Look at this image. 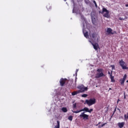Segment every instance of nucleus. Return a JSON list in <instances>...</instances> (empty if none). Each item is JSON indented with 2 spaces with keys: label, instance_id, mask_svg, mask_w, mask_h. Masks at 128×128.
<instances>
[{
  "label": "nucleus",
  "instance_id": "nucleus-17",
  "mask_svg": "<svg viewBox=\"0 0 128 128\" xmlns=\"http://www.w3.org/2000/svg\"><path fill=\"white\" fill-rule=\"evenodd\" d=\"M92 24H96V18L94 16H92Z\"/></svg>",
  "mask_w": 128,
  "mask_h": 128
},
{
  "label": "nucleus",
  "instance_id": "nucleus-16",
  "mask_svg": "<svg viewBox=\"0 0 128 128\" xmlns=\"http://www.w3.org/2000/svg\"><path fill=\"white\" fill-rule=\"evenodd\" d=\"M46 8L48 10H52V6H50V4H48L46 6Z\"/></svg>",
  "mask_w": 128,
  "mask_h": 128
},
{
  "label": "nucleus",
  "instance_id": "nucleus-18",
  "mask_svg": "<svg viewBox=\"0 0 128 128\" xmlns=\"http://www.w3.org/2000/svg\"><path fill=\"white\" fill-rule=\"evenodd\" d=\"M62 110L63 112H68V109H66V108L64 107L62 108Z\"/></svg>",
  "mask_w": 128,
  "mask_h": 128
},
{
  "label": "nucleus",
  "instance_id": "nucleus-15",
  "mask_svg": "<svg viewBox=\"0 0 128 128\" xmlns=\"http://www.w3.org/2000/svg\"><path fill=\"white\" fill-rule=\"evenodd\" d=\"M128 19V17L126 16H124V18H122V17H120L118 20H127Z\"/></svg>",
  "mask_w": 128,
  "mask_h": 128
},
{
  "label": "nucleus",
  "instance_id": "nucleus-10",
  "mask_svg": "<svg viewBox=\"0 0 128 128\" xmlns=\"http://www.w3.org/2000/svg\"><path fill=\"white\" fill-rule=\"evenodd\" d=\"M90 42H91L92 46H93V48L95 50H98V48H100V46H98V43H95L94 44L92 42L90 41Z\"/></svg>",
  "mask_w": 128,
  "mask_h": 128
},
{
  "label": "nucleus",
  "instance_id": "nucleus-39",
  "mask_svg": "<svg viewBox=\"0 0 128 128\" xmlns=\"http://www.w3.org/2000/svg\"><path fill=\"white\" fill-rule=\"evenodd\" d=\"M118 110H120V109H119L118 108Z\"/></svg>",
  "mask_w": 128,
  "mask_h": 128
},
{
  "label": "nucleus",
  "instance_id": "nucleus-24",
  "mask_svg": "<svg viewBox=\"0 0 128 128\" xmlns=\"http://www.w3.org/2000/svg\"><path fill=\"white\" fill-rule=\"evenodd\" d=\"M82 98H86L88 96V94H83L82 96Z\"/></svg>",
  "mask_w": 128,
  "mask_h": 128
},
{
  "label": "nucleus",
  "instance_id": "nucleus-34",
  "mask_svg": "<svg viewBox=\"0 0 128 128\" xmlns=\"http://www.w3.org/2000/svg\"><path fill=\"white\" fill-rule=\"evenodd\" d=\"M112 90V88H109L108 92H109V90Z\"/></svg>",
  "mask_w": 128,
  "mask_h": 128
},
{
  "label": "nucleus",
  "instance_id": "nucleus-40",
  "mask_svg": "<svg viewBox=\"0 0 128 128\" xmlns=\"http://www.w3.org/2000/svg\"><path fill=\"white\" fill-rule=\"evenodd\" d=\"M126 82H128V80L126 81Z\"/></svg>",
  "mask_w": 128,
  "mask_h": 128
},
{
  "label": "nucleus",
  "instance_id": "nucleus-6",
  "mask_svg": "<svg viewBox=\"0 0 128 128\" xmlns=\"http://www.w3.org/2000/svg\"><path fill=\"white\" fill-rule=\"evenodd\" d=\"M84 112H82L81 114L80 115V118H83V120H88L89 116L86 114H85Z\"/></svg>",
  "mask_w": 128,
  "mask_h": 128
},
{
  "label": "nucleus",
  "instance_id": "nucleus-19",
  "mask_svg": "<svg viewBox=\"0 0 128 128\" xmlns=\"http://www.w3.org/2000/svg\"><path fill=\"white\" fill-rule=\"evenodd\" d=\"M84 36H85V38H88V32H86L84 33Z\"/></svg>",
  "mask_w": 128,
  "mask_h": 128
},
{
  "label": "nucleus",
  "instance_id": "nucleus-3",
  "mask_svg": "<svg viewBox=\"0 0 128 128\" xmlns=\"http://www.w3.org/2000/svg\"><path fill=\"white\" fill-rule=\"evenodd\" d=\"M89 112L90 114L92 112H94V109L90 108V110L84 107L83 109L79 110H76V111H72V112L74 114H78V112Z\"/></svg>",
  "mask_w": 128,
  "mask_h": 128
},
{
  "label": "nucleus",
  "instance_id": "nucleus-7",
  "mask_svg": "<svg viewBox=\"0 0 128 128\" xmlns=\"http://www.w3.org/2000/svg\"><path fill=\"white\" fill-rule=\"evenodd\" d=\"M78 88L80 91V92H86V90H88V87H85L84 85L78 86Z\"/></svg>",
  "mask_w": 128,
  "mask_h": 128
},
{
  "label": "nucleus",
  "instance_id": "nucleus-4",
  "mask_svg": "<svg viewBox=\"0 0 128 128\" xmlns=\"http://www.w3.org/2000/svg\"><path fill=\"white\" fill-rule=\"evenodd\" d=\"M102 12L103 14L104 12H106V13H104L103 15L104 18H110V12L108 11V10H106V8H102Z\"/></svg>",
  "mask_w": 128,
  "mask_h": 128
},
{
  "label": "nucleus",
  "instance_id": "nucleus-11",
  "mask_svg": "<svg viewBox=\"0 0 128 128\" xmlns=\"http://www.w3.org/2000/svg\"><path fill=\"white\" fill-rule=\"evenodd\" d=\"M110 78L112 82H116V80H114V77L112 76V72L110 75Z\"/></svg>",
  "mask_w": 128,
  "mask_h": 128
},
{
  "label": "nucleus",
  "instance_id": "nucleus-38",
  "mask_svg": "<svg viewBox=\"0 0 128 128\" xmlns=\"http://www.w3.org/2000/svg\"><path fill=\"white\" fill-rule=\"evenodd\" d=\"M86 4H88V2H86Z\"/></svg>",
  "mask_w": 128,
  "mask_h": 128
},
{
  "label": "nucleus",
  "instance_id": "nucleus-25",
  "mask_svg": "<svg viewBox=\"0 0 128 128\" xmlns=\"http://www.w3.org/2000/svg\"><path fill=\"white\" fill-rule=\"evenodd\" d=\"M93 2L95 4L96 8H98V4H96V0H94Z\"/></svg>",
  "mask_w": 128,
  "mask_h": 128
},
{
  "label": "nucleus",
  "instance_id": "nucleus-21",
  "mask_svg": "<svg viewBox=\"0 0 128 128\" xmlns=\"http://www.w3.org/2000/svg\"><path fill=\"white\" fill-rule=\"evenodd\" d=\"M106 123H104V124H102V125H99L98 128H102L103 126H106Z\"/></svg>",
  "mask_w": 128,
  "mask_h": 128
},
{
  "label": "nucleus",
  "instance_id": "nucleus-2",
  "mask_svg": "<svg viewBox=\"0 0 128 128\" xmlns=\"http://www.w3.org/2000/svg\"><path fill=\"white\" fill-rule=\"evenodd\" d=\"M96 102V100L95 98H90V100H85L84 104H86L88 106H90L94 104Z\"/></svg>",
  "mask_w": 128,
  "mask_h": 128
},
{
  "label": "nucleus",
  "instance_id": "nucleus-36",
  "mask_svg": "<svg viewBox=\"0 0 128 128\" xmlns=\"http://www.w3.org/2000/svg\"><path fill=\"white\" fill-rule=\"evenodd\" d=\"M119 100H118V102Z\"/></svg>",
  "mask_w": 128,
  "mask_h": 128
},
{
  "label": "nucleus",
  "instance_id": "nucleus-28",
  "mask_svg": "<svg viewBox=\"0 0 128 128\" xmlns=\"http://www.w3.org/2000/svg\"><path fill=\"white\" fill-rule=\"evenodd\" d=\"M111 68H112V70H114V65H112Z\"/></svg>",
  "mask_w": 128,
  "mask_h": 128
},
{
  "label": "nucleus",
  "instance_id": "nucleus-13",
  "mask_svg": "<svg viewBox=\"0 0 128 128\" xmlns=\"http://www.w3.org/2000/svg\"><path fill=\"white\" fill-rule=\"evenodd\" d=\"M124 122L118 123V126H119L120 128H124Z\"/></svg>",
  "mask_w": 128,
  "mask_h": 128
},
{
  "label": "nucleus",
  "instance_id": "nucleus-23",
  "mask_svg": "<svg viewBox=\"0 0 128 128\" xmlns=\"http://www.w3.org/2000/svg\"><path fill=\"white\" fill-rule=\"evenodd\" d=\"M122 80H126V74H125L124 75V78H122Z\"/></svg>",
  "mask_w": 128,
  "mask_h": 128
},
{
  "label": "nucleus",
  "instance_id": "nucleus-22",
  "mask_svg": "<svg viewBox=\"0 0 128 128\" xmlns=\"http://www.w3.org/2000/svg\"><path fill=\"white\" fill-rule=\"evenodd\" d=\"M72 116H70L68 117V120H70V122H72Z\"/></svg>",
  "mask_w": 128,
  "mask_h": 128
},
{
  "label": "nucleus",
  "instance_id": "nucleus-33",
  "mask_svg": "<svg viewBox=\"0 0 128 128\" xmlns=\"http://www.w3.org/2000/svg\"><path fill=\"white\" fill-rule=\"evenodd\" d=\"M126 8H128V4H126Z\"/></svg>",
  "mask_w": 128,
  "mask_h": 128
},
{
  "label": "nucleus",
  "instance_id": "nucleus-32",
  "mask_svg": "<svg viewBox=\"0 0 128 128\" xmlns=\"http://www.w3.org/2000/svg\"><path fill=\"white\" fill-rule=\"evenodd\" d=\"M78 72V69L76 70V72Z\"/></svg>",
  "mask_w": 128,
  "mask_h": 128
},
{
  "label": "nucleus",
  "instance_id": "nucleus-14",
  "mask_svg": "<svg viewBox=\"0 0 128 128\" xmlns=\"http://www.w3.org/2000/svg\"><path fill=\"white\" fill-rule=\"evenodd\" d=\"M80 90L74 91L72 93V96H76L78 94H80Z\"/></svg>",
  "mask_w": 128,
  "mask_h": 128
},
{
  "label": "nucleus",
  "instance_id": "nucleus-26",
  "mask_svg": "<svg viewBox=\"0 0 128 128\" xmlns=\"http://www.w3.org/2000/svg\"><path fill=\"white\" fill-rule=\"evenodd\" d=\"M76 108V103L73 104V108Z\"/></svg>",
  "mask_w": 128,
  "mask_h": 128
},
{
  "label": "nucleus",
  "instance_id": "nucleus-5",
  "mask_svg": "<svg viewBox=\"0 0 128 128\" xmlns=\"http://www.w3.org/2000/svg\"><path fill=\"white\" fill-rule=\"evenodd\" d=\"M119 64L122 66V70H128V67H126V62L124 61V60H121L119 62Z\"/></svg>",
  "mask_w": 128,
  "mask_h": 128
},
{
  "label": "nucleus",
  "instance_id": "nucleus-30",
  "mask_svg": "<svg viewBox=\"0 0 128 128\" xmlns=\"http://www.w3.org/2000/svg\"><path fill=\"white\" fill-rule=\"evenodd\" d=\"M108 74H110H110H112V73H110V72H108Z\"/></svg>",
  "mask_w": 128,
  "mask_h": 128
},
{
  "label": "nucleus",
  "instance_id": "nucleus-1",
  "mask_svg": "<svg viewBox=\"0 0 128 128\" xmlns=\"http://www.w3.org/2000/svg\"><path fill=\"white\" fill-rule=\"evenodd\" d=\"M97 73L96 74L95 78H100L102 76H104V69L98 68L96 70Z\"/></svg>",
  "mask_w": 128,
  "mask_h": 128
},
{
  "label": "nucleus",
  "instance_id": "nucleus-35",
  "mask_svg": "<svg viewBox=\"0 0 128 128\" xmlns=\"http://www.w3.org/2000/svg\"><path fill=\"white\" fill-rule=\"evenodd\" d=\"M124 98L126 100V96H124Z\"/></svg>",
  "mask_w": 128,
  "mask_h": 128
},
{
  "label": "nucleus",
  "instance_id": "nucleus-20",
  "mask_svg": "<svg viewBox=\"0 0 128 128\" xmlns=\"http://www.w3.org/2000/svg\"><path fill=\"white\" fill-rule=\"evenodd\" d=\"M55 128H60V122L57 120V126H55Z\"/></svg>",
  "mask_w": 128,
  "mask_h": 128
},
{
  "label": "nucleus",
  "instance_id": "nucleus-12",
  "mask_svg": "<svg viewBox=\"0 0 128 128\" xmlns=\"http://www.w3.org/2000/svg\"><path fill=\"white\" fill-rule=\"evenodd\" d=\"M92 38H94V40H96L98 34H96V33L94 32L92 34Z\"/></svg>",
  "mask_w": 128,
  "mask_h": 128
},
{
  "label": "nucleus",
  "instance_id": "nucleus-27",
  "mask_svg": "<svg viewBox=\"0 0 128 128\" xmlns=\"http://www.w3.org/2000/svg\"><path fill=\"white\" fill-rule=\"evenodd\" d=\"M126 80H124L123 79H122L121 80V84H124V82H125Z\"/></svg>",
  "mask_w": 128,
  "mask_h": 128
},
{
  "label": "nucleus",
  "instance_id": "nucleus-8",
  "mask_svg": "<svg viewBox=\"0 0 128 128\" xmlns=\"http://www.w3.org/2000/svg\"><path fill=\"white\" fill-rule=\"evenodd\" d=\"M106 32L108 34H116V32L112 31V30L111 28H108L106 30Z\"/></svg>",
  "mask_w": 128,
  "mask_h": 128
},
{
  "label": "nucleus",
  "instance_id": "nucleus-9",
  "mask_svg": "<svg viewBox=\"0 0 128 128\" xmlns=\"http://www.w3.org/2000/svg\"><path fill=\"white\" fill-rule=\"evenodd\" d=\"M66 80H68V79L62 78L60 80V86H64L66 84Z\"/></svg>",
  "mask_w": 128,
  "mask_h": 128
},
{
  "label": "nucleus",
  "instance_id": "nucleus-31",
  "mask_svg": "<svg viewBox=\"0 0 128 128\" xmlns=\"http://www.w3.org/2000/svg\"><path fill=\"white\" fill-rule=\"evenodd\" d=\"M98 124H100V122H99L96 126H98Z\"/></svg>",
  "mask_w": 128,
  "mask_h": 128
},
{
  "label": "nucleus",
  "instance_id": "nucleus-29",
  "mask_svg": "<svg viewBox=\"0 0 128 128\" xmlns=\"http://www.w3.org/2000/svg\"><path fill=\"white\" fill-rule=\"evenodd\" d=\"M115 112H116V107L114 110V114Z\"/></svg>",
  "mask_w": 128,
  "mask_h": 128
},
{
  "label": "nucleus",
  "instance_id": "nucleus-37",
  "mask_svg": "<svg viewBox=\"0 0 128 128\" xmlns=\"http://www.w3.org/2000/svg\"><path fill=\"white\" fill-rule=\"evenodd\" d=\"M86 4H88V2H86Z\"/></svg>",
  "mask_w": 128,
  "mask_h": 128
}]
</instances>
